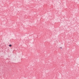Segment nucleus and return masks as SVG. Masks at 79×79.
Segmentation results:
<instances>
[{
    "mask_svg": "<svg viewBox=\"0 0 79 79\" xmlns=\"http://www.w3.org/2000/svg\"><path fill=\"white\" fill-rule=\"evenodd\" d=\"M9 47H11L12 45H11V44H10V45H9Z\"/></svg>",
    "mask_w": 79,
    "mask_h": 79,
    "instance_id": "obj_1",
    "label": "nucleus"
}]
</instances>
